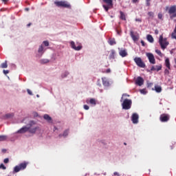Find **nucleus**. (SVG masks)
Wrapping results in <instances>:
<instances>
[{"label": "nucleus", "mask_w": 176, "mask_h": 176, "mask_svg": "<svg viewBox=\"0 0 176 176\" xmlns=\"http://www.w3.org/2000/svg\"><path fill=\"white\" fill-rule=\"evenodd\" d=\"M159 43L160 45L162 50H164V49H166L167 47V45H169V43L167 41V38H163V34L160 36Z\"/></svg>", "instance_id": "f257e3e1"}, {"label": "nucleus", "mask_w": 176, "mask_h": 176, "mask_svg": "<svg viewBox=\"0 0 176 176\" xmlns=\"http://www.w3.org/2000/svg\"><path fill=\"white\" fill-rule=\"evenodd\" d=\"M102 2L106 3V5H103L102 7L104 8L105 12H108L109 9H112L113 8V0H102Z\"/></svg>", "instance_id": "f03ea898"}, {"label": "nucleus", "mask_w": 176, "mask_h": 176, "mask_svg": "<svg viewBox=\"0 0 176 176\" xmlns=\"http://www.w3.org/2000/svg\"><path fill=\"white\" fill-rule=\"evenodd\" d=\"M27 166H28V162H22L19 164V166H16L14 168V173H19V171H21V170H25L27 168Z\"/></svg>", "instance_id": "7ed1b4c3"}, {"label": "nucleus", "mask_w": 176, "mask_h": 176, "mask_svg": "<svg viewBox=\"0 0 176 176\" xmlns=\"http://www.w3.org/2000/svg\"><path fill=\"white\" fill-rule=\"evenodd\" d=\"M133 101L130 99H124L122 103V109L129 110L131 108Z\"/></svg>", "instance_id": "20e7f679"}, {"label": "nucleus", "mask_w": 176, "mask_h": 176, "mask_svg": "<svg viewBox=\"0 0 176 176\" xmlns=\"http://www.w3.org/2000/svg\"><path fill=\"white\" fill-rule=\"evenodd\" d=\"M168 14L170 16V19L173 20V19H175L176 17V6H172L169 8Z\"/></svg>", "instance_id": "39448f33"}, {"label": "nucleus", "mask_w": 176, "mask_h": 176, "mask_svg": "<svg viewBox=\"0 0 176 176\" xmlns=\"http://www.w3.org/2000/svg\"><path fill=\"white\" fill-rule=\"evenodd\" d=\"M134 61L138 67H140V68H145V63H144V61H142V59H141V58L135 57L134 58Z\"/></svg>", "instance_id": "423d86ee"}, {"label": "nucleus", "mask_w": 176, "mask_h": 176, "mask_svg": "<svg viewBox=\"0 0 176 176\" xmlns=\"http://www.w3.org/2000/svg\"><path fill=\"white\" fill-rule=\"evenodd\" d=\"M54 4L58 6V8H69L71 6L67 1H55Z\"/></svg>", "instance_id": "0eeeda50"}, {"label": "nucleus", "mask_w": 176, "mask_h": 176, "mask_svg": "<svg viewBox=\"0 0 176 176\" xmlns=\"http://www.w3.org/2000/svg\"><path fill=\"white\" fill-rule=\"evenodd\" d=\"M146 57L148 58L149 63L151 64H156V59H155V56L152 53H146Z\"/></svg>", "instance_id": "6e6552de"}, {"label": "nucleus", "mask_w": 176, "mask_h": 176, "mask_svg": "<svg viewBox=\"0 0 176 176\" xmlns=\"http://www.w3.org/2000/svg\"><path fill=\"white\" fill-rule=\"evenodd\" d=\"M70 45H71L72 49H74V50L79 51V50H82V45H80L79 43H76V45L75 42L71 41Z\"/></svg>", "instance_id": "1a4fd4ad"}, {"label": "nucleus", "mask_w": 176, "mask_h": 176, "mask_svg": "<svg viewBox=\"0 0 176 176\" xmlns=\"http://www.w3.org/2000/svg\"><path fill=\"white\" fill-rule=\"evenodd\" d=\"M160 120L163 123L166 122H168V120H170V115L166 114V113L161 114L160 117Z\"/></svg>", "instance_id": "9d476101"}, {"label": "nucleus", "mask_w": 176, "mask_h": 176, "mask_svg": "<svg viewBox=\"0 0 176 176\" xmlns=\"http://www.w3.org/2000/svg\"><path fill=\"white\" fill-rule=\"evenodd\" d=\"M138 119H140V116H138V113H134L132 114L131 120L133 124H137V123H138Z\"/></svg>", "instance_id": "9b49d317"}, {"label": "nucleus", "mask_w": 176, "mask_h": 176, "mask_svg": "<svg viewBox=\"0 0 176 176\" xmlns=\"http://www.w3.org/2000/svg\"><path fill=\"white\" fill-rule=\"evenodd\" d=\"M120 50L119 54L121 56V57H127V50L126 49L123 48H118Z\"/></svg>", "instance_id": "f8f14e48"}, {"label": "nucleus", "mask_w": 176, "mask_h": 176, "mask_svg": "<svg viewBox=\"0 0 176 176\" xmlns=\"http://www.w3.org/2000/svg\"><path fill=\"white\" fill-rule=\"evenodd\" d=\"M135 84L138 85V86H142V85H144V78L141 76L138 77L135 80Z\"/></svg>", "instance_id": "ddd939ff"}, {"label": "nucleus", "mask_w": 176, "mask_h": 176, "mask_svg": "<svg viewBox=\"0 0 176 176\" xmlns=\"http://www.w3.org/2000/svg\"><path fill=\"white\" fill-rule=\"evenodd\" d=\"M130 35L131 37L132 38L133 41H134V42H137V41H138V39H140V36H137L135 34H134V32H133V30H131L130 32Z\"/></svg>", "instance_id": "4468645a"}, {"label": "nucleus", "mask_w": 176, "mask_h": 176, "mask_svg": "<svg viewBox=\"0 0 176 176\" xmlns=\"http://www.w3.org/2000/svg\"><path fill=\"white\" fill-rule=\"evenodd\" d=\"M28 130H30V126L29 127L23 126L21 129H19L17 131V133L19 134H24V133H27V131H28Z\"/></svg>", "instance_id": "2eb2a0df"}, {"label": "nucleus", "mask_w": 176, "mask_h": 176, "mask_svg": "<svg viewBox=\"0 0 176 176\" xmlns=\"http://www.w3.org/2000/svg\"><path fill=\"white\" fill-rule=\"evenodd\" d=\"M160 70H162V65L152 66L151 68V71H157V72H159Z\"/></svg>", "instance_id": "dca6fc26"}, {"label": "nucleus", "mask_w": 176, "mask_h": 176, "mask_svg": "<svg viewBox=\"0 0 176 176\" xmlns=\"http://www.w3.org/2000/svg\"><path fill=\"white\" fill-rule=\"evenodd\" d=\"M89 104H91V105H96V104H97V101H96V99H94V98H91L89 100V99H87V100H86V103H87V104H89Z\"/></svg>", "instance_id": "f3484780"}, {"label": "nucleus", "mask_w": 176, "mask_h": 176, "mask_svg": "<svg viewBox=\"0 0 176 176\" xmlns=\"http://www.w3.org/2000/svg\"><path fill=\"white\" fill-rule=\"evenodd\" d=\"M120 19L121 20H123L124 21H126V14H124V12H123L122 11H120Z\"/></svg>", "instance_id": "a211bd4d"}, {"label": "nucleus", "mask_w": 176, "mask_h": 176, "mask_svg": "<svg viewBox=\"0 0 176 176\" xmlns=\"http://www.w3.org/2000/svg\"><path fill=\"white\" fill-rule=\"evenodd\" d=\"M38 129H39V127L36 126L34 128H32L30 127V129H28L29 133H31L32 134H35V133H36V130H38Z\"/></svg>", "instance_id": "6ab92c4d"}, {"label": "nucleus", "mask_w": 176, "mask_h": 176, "mask_svg": "<svg viewBox=\"0 0 176 176\" xmlns=\"http://www.w3.org/2000/svg\"><path fill=\"white\" fill-rule=\"evenodd\" d=\"M43 118L45 120H47L48 122V123H52V117H50L49 115L45 114L43 116Z\"/></svg>", "instance_id": "aec40b11"}, {"label": "nucleus", "mask_w": 176, "mask_h": 176, "mask_svg": "<svg viewBox=\"0 0 176 176\" xmlns=\"http://www.w3.org/2000/svg\"><path fill=\"white\" fill-rule=\"evenodd\" d=\"M165 65L168 68V69H171L170 64V59H168V58H167L165 60Z\"/></svg>", "instance_id": "412c9836"}, {"label": "nucleus", "mask_w": 176, "mask_h": 176, "mask_svg": "<svg viewBox=\"0 0 176 176\" xmlns=\"http://www.w3.org/2000/svg\"><path fill=\"white\" fill-rule=\"evenodd\" d=\"M102 83L104 86H109V82L107 80V78H102Z\"/></svg>", "instance_id": "4be33fe9"}, {"label": "nucleus", "mask_w": 176, "mask_h": 176, "mask_svg": "<svg viewBox=\"0 0 176 176\" xmlns=\"http://www.w3.org/2000/svg\"><path fill=\"white\" fill-rule=\"evenodd\" d=\"M146 38H147V41L150 42V43H153L154 39L152 35L148 34Z\"/></svg>", "instance_id": "5701e85b"}, {"label": "nucleus", "mask_w": 176, "mask_h": 176, "mask_svg": "<svg viewBox=\"0 0 176 176\" xmlns=\"http://www.w3.org/2000/svg\"><path fill=\"white\" fill-rule=\"evenodd\" d=\"M116 54V52L114 50H111V54L109 55V58L113 59L115 58V55Z\"/></svg>", "instance_id": "b1692460"}, {"label": "nucleus", "mask_w": 176, "mask_h": 176, "mask_svg": "<svg viewBox=\"0 0 176 176\" xmlns=\"http://www.w3.org/2000/svg\"><path fill=\"white\" fill-rule=\"evenodd\" d=\"M109 45H111V46H113V45H116V41L115 40V38H111L109 39Z\"/></svg>", "instance_id": "393cba45"}, {"label": "nucleus", "mask_w": 176, "mask_h": 176, "mask_svg": "<svg viewBox=\"0 0 176 176\" xmlns=\"http://www.w3.org/2000/svg\"><path fill=\"white\" fill-rule=\"evenodd\" d=\"M155 90L157 93H161L162 92V87L155 85Z\"/></svg>", "instance_id": "a878e982"}, {"label": "nucleus", "mask_w": 176, "mask_h": 176, "mask_svg": "<svg viewBox=\"0 0 176 176\" xmlns=\"http://www.w3.org/2000/svg\"><path fill=\"white\" fill-rule=\"evenodd\" d=\"M1 68H8V61L6 60L5 63H1Z\"/></svg>", "instance_id": "bb28decb"}, {"label": "nucleus", "mask_w": 176, "mask_h": 176, "mask_svg": "<svg viewBox=\"0 0 176 176\" xmlns=\"http://www.w3.org/2000/svg\"><path fill=\"white\" fill-rule=\"evenodd\" d=\"M155 53L160 56V57H163V53L160 50H155Z\"/></svg>", "instance_id": "cd10ccee"}, {"label": "nucleus", "mask_w": 176, "mask_h": 176, "mask_svg": "<svg viewBox=\"0 0 176 176\" xmlns=\"http://www.w3.org/2000/svg\"><path fill=\"white\" fill-rule=\"evenodd\" d=\"M38 53H41V54H43V45H40L38 50Z\"/></svg>", "instance_id": "c85d7f7f"}, {"label": "nucleus", "mask_w": 176, "mask_h": 176, "mask_svg": "<svg viewBox=\"0 0 176 176\" xmlns=\"http://www.w3.org/2000/svg\"><path fill=\"white\" fill-rule=\"evenodd\" d=\"M41 64H47V63H49V60L48 59H41L40 60Z\"/></svg>", "instance_id": "c756f323"}, {"label": "nucleus", "mask_w": 176, "mask_h": 176, "mask_svg": "<svg viewBox=\"0 0 176 176\" xmlns=\"http://www.w3.org/2000/svg\"><path fill=\"white\" fill-rule=\"evenodd\" d=\"M8 136L6 135H0V141H6Z\"/></svg>", "instance_id": "7c9ffc66"}, {"label": "nucleus", "mask_w": 176, "mask_h": 176, "mask_svg": "<svg viewBox=\"0 0 176 176\" xmlns=\"http://www.w3.org/2000/svg\"><path fill=\"white\" fill-rule=\"evenodd\" d=\"M69 133V130L67 129L63 132V137H67L68 135V133Z\"/></svg>", "instance_id": "2f4dec72"}, {"label": "nucleus", "mask_w": 176, "mask_h": 176, "mask_svg": "<svg viewBox=\"0 0 176 176\" xmlns=\"http://www.w3.org/2000/svg\"><path fill=\"white\" fill-rule=\"evenodd\" d=\"M148 16H149V17H151L152 19H153V16H155V14L153 12H148Z\"/></svg>", "instance_id": "473e14b6"}, {"label": "nucleus", "mask_w": 176, "mask_h": 176, "mask_svg": "<svg viewBox=\"0 0 176 176\" xmlns=\"http://www.w3.org/2000/svg\"><path fill=\"white\" fill-rule=\"evenodd\" d=\"M158 19L163 20V14L162 12L158 13Z\"/></svg>", "instance_id": "72a5a7b5"}, {"label": "nucleus", "mask_w": 176, "mask_h": 176, "mask_svg": "<svg viewBox=\"0 0 176 176\" xmlns=\"http://www.w3.org/2000/svg\"><path fill=\"white\" fill-rule=\"evenodd\" d=\"M123 97H130V95L127 94H122V97L121 98V102L123 101Z\"/></svg>", "instance_id": "f704fd0d"}, {"label": "nucleus", "mask_w": 176, "mask_h": 176, "mask_svg": "<svg viewBox=\"0 0 176 176\" xmlns=\"http://www.w3.org/2000/svg\"><path fill=\"white\" fill-rule=\"evenodd\" d=\"M151 0H146V6H151Z\"/></svg>", "instance_id": "c9c22d12"}, {"label": "nucleus", "mask_w": 176, "mask_h": 176, "mask_svg": "<svg viewBox=\"0 0 176 176\" xmlns=\"http://www.w3.org/2000/svg\"><path fill=\"white\" fill-rule=\"evenodd\" d=\"M0 168H1L2 170H6V166H5L3 164H1L0 165Z\"/></svg>", "instance_id": "e433bc0d"}, {"label": "nucleus", "mask_w": 176, "mask_h": 176, "mask_svg": "<svg viewBox=\"0 0 176 176\" xmlns=\"http://www.w3.org/2000/svg\"><path fill=\"white\" fill-rule=\"evenodd\" d=\"M12 117H13V114L8 113V114L6 115V118H7L8 119H9V118H12Z\"/></svg>", "instance_id": "4c0bfd02"}, {"label": "nucleus", "mask_w": 176, "mask_h": 176, "mask_svg": "<svg viewBox=\"0 0 176 176\" xmlns=\"http://www.w3.org/2000/svg\"><path fill=\"white\" fill-rule=\"evenodd\" d=\"M43 43L45 46H49V41H43Z\"/></svg>", "instance_id": "58836bf2"}, {"label": "nucleus", "mask_w": 176, "mask_h": 176, "mask_svg": "<svg viewBox=\"0 0 176 176\" xmlns=\"http://www.w3.org/2000/svg\"><path fill=\"white\" fill-rule=\"evenodd\" d=\"M69 74V73L65 72L64 74V75H62V78H67V76H68Z\"/></svg>", "instance_id": "ea45409f"}, {"label": "nucleus", "mask_w": 176, "mask_h": 176, "mask_svg": "<svg viewBox=\"0 0 176 176\" xmlns=\"http://www.w3.org/2000/svg\"><path fill=\"white\" fill-rule=\"evenodd\" d=\"M140 91L142 94H146V91H145V89H140Z\"/></svg>", "instance_id": "a19ab883"}, {"label": "nucleus", "mask_w": 176, "mask_h": 176, "mask_svg": "<svg viewBox=\"0 0 176 176\" xmlns=\"http://www.w3.org/2000/svg\"><path fill=\"white\" fill-rule=\"evenodd\" d=\"M164 74L165 75H168V74H170V71H168V69H166L164 70Z\"/></svg>", "instance_id": "79ce46f5"}, {"label": "nucleus", "mask_w": 176, "mask_h": 176, "mask_svg": "<svg viewBox=\"0 0 176 176\" xmlns=\"http://www.w3.org/2000/svg\"><path fill=\"white\" fill-rule=\"evenodd\" d=\"M3 162H4V163H5L6 164H8V163H9V158H6V159H4Z\"/></svg>", "instance_id": "37998d69"}, {"label": "nucleus", "mask_w": 176, "mask_h": 176, "mask_svg": "<svg viewBox=\"0 0 176 176\" xmlns=\"http://www.w3.org/2000/svg\"><path fill=\"white\" fill-rule=\"evenodd\" d=\"M89 106L87 105V104H85L84 105V109H85L86 111H88V109H89Z\"/></svg>", "instance_id": "c03bdc74"}, {"label": "nucleus", "mask_w": 176, "mask_h": 176, "mask_svg": "<svg viewBox=\"0 0 176 176\" xmlns=\"http://www.w3.org/2000/svg\"><path fill=\"white\" fill-rule=\"evenodd\" d=\"M3 3H5V5H6V3H8L9 2V0H1Z\"/></svg>", "instance_id": "a18cd8bd"}, {"label": "nucleus", "mask_w": 176, "mask_h": 176, "mask_svg": "<svg viewBox=\"0 0 176 176\" xmlns=\"http://www.w3.org/2000/svg\"><path fill=\"white\" fill-rule=\"evenodd\" d=\"M28 94H30V96H32V91L30 89H27Z\"/></svg>", "instance_id": "49530a36"}, {"label": "nucleus", "mask_w": 176, "mask_h": 176, "mask_svg": "<svg viewBox=\"0 0 176 176\" xmlns=\"http://www.w3.org/2000/svg\"><path fill=\"white\" fill-rule=\"evenodd\" d=\"M141 44H142V46H146V44L145 43V42L144 41H141Z\"/></svg>", "instance_id": "de8ad7c7"}, {"label": "nucleus", "mask_w": 176, "mask_h": 176, "mask_svg": "<svg viewBox=\"0 0 176 176\" xmlns=\"http://www.w3.org/2000/svg\"><path fill=\"white\" fill-rule=\"evenodd\" d=\"M135 21H138L139 23L142 22V19H135Z\"/></svg>", "instance_id": "09e8293b"}, {"label": "nucleus", "mask_w": 176, "mask_h": 176, "mask_svg": "<svg viewBox=\"0 0 176 176\" xmlns=\"http://www.w3.org/2000/svg\"><path fill=\"white\" fill-rule=\"evenodd\" d=\"M3 74L8 75V74H9V70H3Z\"/></svg>", "instance_id": "8fccbe9b"}, {"label": "nucleus", "mask_w": 176, "mask_h": 176, "mask_svg": "<svg viewBox=\"0 0 176 176\" xmlns=\"http://www.w3.org/2000/svg\"><path fill=\"white\" fill-rule=\"evenodd\" d=\"M152 86H153V83L152 82L148 83V87H152Z\"/></svg>", "instance_id": "3c124183"}, {"label": "nucleus", "mask_w": 176, "mask_h": 176, "mask_svg": "<svg viewBox=\"0 0 176 176\" xmlns=\"http://www.w3.org/2000/svg\"><path fill=\"white\" fill-rule=\"evenodd\" d=\"M117 34L118 35H122V31L117 30Z\"/></svg>", "instance_id": "603ef678"}, {"label": "nucleus", "mask_w": 176, "mask_h": 176, "mask_svg": "<svg viewBox=\"0 0 176 176\" xmlns=\"http://www.w3.org/2000/svg\"><path fill=\"white\" fill-rule=\"evenodd\" d=\"M133 3H137L138 2V0H132Z\"/></svg>", "instance_id": "864d4df0"}, {"label": "nucleus", "mask_w": 176, "mask_h": 176, "mask_svg": "<svg viewBox=\"0 0 176 176\" xmlns=\"http://www.w3.org/2000/svg\"><path fill=\"white\" fill-rule=\"evenodd\" d=\"M106 72L107 74H109V72H111V69H107Z\"/></svg>", "instance_id": "5fc2aeb1"}, {"label": "nucleus", "mask_w": 176, "mask_h": 176, "mask_svg": "<svg viewBox=\"0 0 176 176\" xmlns=\"http://www.w3.org/2000/svg\"><path fill=\"white\" fill-rule=\"evenodd\" d=\"M114 175H119V173L118 172H114Z\"/></svg>", "instance_id": "6e6d98bb"}, {"label": "nucleus", "mask_w": 176, "mask_h": 176, "mask_svg": "<svg viewBox=\"0 0 176 176\" xmlns=\"http://www.w3.org/2000/svg\"><path fill=\"white\" fill-rule=\"evenodd\" d=\"M32 123H33V122H30V127H31V126H32Z\"/></svg>", "instance_id": "4d7b16f0"}, {"label": "nucleus", "mask_w": 176, "mask_h": 176, "mask_svg": "<svg viewBox=\"0 0 176 176\" xmlns=\"http://www.w3.org/2000/svg\"><path fill=\"white\" fill-rule=\"evenodd\" d=\"M30 25H31V23H29V24L28 25V27H30Z\"/></svg>", "instance_id": "13d9d810"}, {"label": "nucleus", "mask_w": 176, "mask_h": 176, "mask_svg": "<svg viewBox=\"0 0 176 176\" xmlns=\"http://www.w3.org/2000/svg\"><path fill=\"white\" fill-rule=\"evenodd\" d=\"M158 32L157 31H155V34H157Z\"/></svg>", "instance_id": "bf43d9fd"}, {"label": "nucleus", "mask_w": 176, "mask_h": 176, "mask_svg": "<svg viewBox=\"0 0 176 176\" xmlns=\"http://www.w3.org/2000/svg\"><path fill=\"white\" fill-rule=\"evenodd\" d=\"M124 144L127 145V144H126V143H124Z\"/></svg>", "instance_id": "052dcab7"}, {"label": "nucleus", "mask_w": 176, "mask_h": 176, "mask_svg": "<svg viewBox=\"0 0 176 176\" xmlns=\"http://www.w3.org/2000/svg\"><path fill=\"white\" fill-rule=\"evenodd\" d=\"M26 10H29V9H28V8H26Z\"/></svg>", "instance_id": "680f3d73"}, {"label": "nucleus", "mask_w": 176, "mask_h": 176, "mask_svg": "<svg viewBox=\"0 0 176 176\" xmlns=\"http://www.w3.org/2000/svg\"><path fill=\"white\" fill-rule=\"evenodd\" d=\"M59 137H62V135H59Z\"/></svg>", "instance_id": "e2e57ef3"}, {"label": "nucleus", "mask_w": 176, "mask_h": 176, "mask_svg": "<svg viewBox=\"0 0 176 176\" xmlns=\"http://www.w3.org/2000/svg\"><path fill=\"white\" fill-rule=\"evenodd\" d=\"M175 63H176V59L175 60Z\"/></svg>", "instance_id": "0e129e2a"}]
</instances>
